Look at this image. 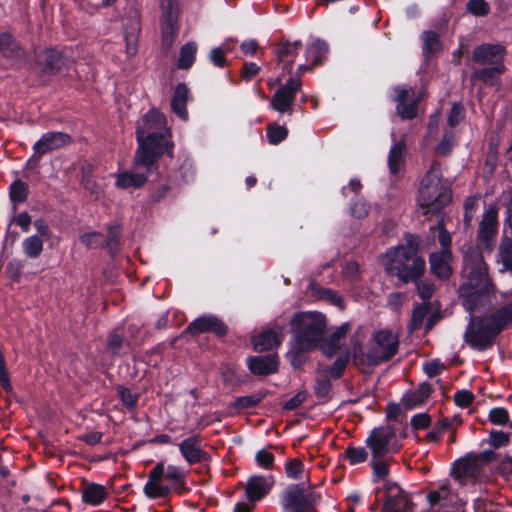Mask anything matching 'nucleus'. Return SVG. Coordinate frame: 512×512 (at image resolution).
Segmentation results:
<instances>
[{
	"label": "nucleus",
	"mask_w": 512,
	"mask_h": 512,
	"mask_svg": "<svg viewBox=\"0 0 512 512\" xmlns=\"http://www.w3.org/2000/svg\"><path fill=\"white\" fill-rule=\"evenodd\" d=\"M138 148L134 155L135 167H143L147 171L158 169L161 157L173 158L174 142L172 132L167 127L165 116L153 108L145 113L136 127Z\"/></svg>",
	"instance_id": "1"
},
{
	"label": "nucleus",
	"mask_w": 512,
	"mask_h": 512,
	"mask_svg": "<svg viewBox=\"0 0 512 512\" xmlns=\"http://www.w3.org/2000/svg\"><path fill=\"white\" fill-rule=\"evenodd\" d=\"M463 274L467 283L460 287V297L463 307L471 316L489 307L494 294V286L488 277L481 252L470 249L464 254Z\"/></svg>",
	"instance_id": "2"
},
{
	"label": "nucleus",
	"mask_w": 512,
	"mask_h": 512,
	"mask_svg": "<svg viewBox=\"0 0 512 512\" xmlns=\"http://www.w3.org/2000/svg\"><path fill=\"white\" fill-rule=\"evenodd\" d=\"M170 484H186V472L175 465L164 464L159 461L148 474V481L144 485L143 493L149 499H161L168 497L173 487Z\"/></svg>",
	"instance_id": "3"
},
{
	"label": "nucleus",
	"mask_w": 512,
	"mask_h": 512,
	"mask_svg": "<svg viewBox=\"0 0 512 512\" xmlns=\"http://www.w3.org/2000/svg\"><path fill=\"white\" fill-rule=\"evenodd\" d=\"M290 327L294 340L317 349L324 340L326 317L319 312H297Z\"/></svg>",
	"instance_id": "4"
},
{
	"label": "nucleus",
	"mask_w": 512,
	"mask_h": 512,
	"mask_svg": "<svg viewBox=\"0 0 512 512\" xmlns=\"http://www.w3.org/2000/svg\"><path fill=\"white\" fill-rule=\"evenodd\" d=\"M68 58L62 50L55 47L34 49V58L27 62V67L38 78L52 77L68 66Z\"/></svg>",
	"instance_id": "5"
},
{
	"label": "nucleus",
	"mask_w": 512,
	"mask_h": 512,
	"mask_svg": "<svg viewBox=\"0 0 512 512\" xmlns=\"http://www.w3.org/2000/svg\"><path fill=\"white\" fill-rule=\"evenodd\" d=\"M321 494L307 492L304 483L289 484L280 495L283 512H319L316 508Z\"/></svg>",
	"instance_id": "6"
},
{
	"label": "nucleus",
	"mask_w": 512,
	"mask_h": 512,
	"mask_svg": "<svg viewBox=\"0 0 512 512\" xmlns=\"http://www.w3.org/2000/svg\"><path fill=\"white\" fill-rule=\"evenodd\" d=\"M500 334L490 317L471 315L464 333V341L473 349L484 351L490 348Z\"/></svg>",
	"instance_id": "7"
},
{
	"label": "nucleus",
	"mask_w": 512,
	"mask_h": 512,
	"mask_svg": "<svg viewBox=\"0 0 512 512\" xmlns=\"http://www.w3.org/2000/svg\"><path fill=\"white\" fill-rule=\"evenodd\" d=\"M451 190L445 185L419 188L417 202L424 215H438L451 202Z\"/></svg>",
	"instance_id": "8"
},
{
	"label": "nucleus",
	"mask_w": 512,
	"mask_h": 512,
	"mask_svg": "<svg viewBox=\"0 0 512 512\" xmlns=\"http://www.w3.org/2000/svg\"><path fill=\"white\" fill-rule=\"evenodd\" d=\"M228 331L227 324L218 316L204 314L191 321L182 332V335L198 336L204 333H211L217 338H224Z\"/></svg>",
	"instance_id": "9"
},
{
	"label": "nucleus",
	"mask_w": 512,
	"mask_h": 512,
	"mask_svg": "<svg viewBox=\"0 0 512 512\" xmlns=\"http://www.w3.org/2000/svg\"><path fill=\"white\" fill-rule=\"evenodd\" d=\"M396 436V429L392 425L374 428L365 440L370 449L372 458H383L390 451L397 452L398 448H391L389 444Z\"/></svg>",
	"instance_id": "10"
},
{
	"label": "nucleus",
	"mask_w": 512,
	"mask_h": 512,
	"mask_svg": "<svg viewBox=\"0 0 512 512\" xmlns=\"http://www.w3.org/2000/svg\"><path fill=\"white\" fill-rule=\"evenodd\" d=\"M507 55L506 48L499 43H482L472 52V61L478 65H490L506 68L504 60Z\"/></svg>",
	"instance_id": "11"
},
{
	"label": "nucleus",
	"mask_w": 512,
	"mask_h": 512,
	"mask_svg": "<svg viewBox=\"0 0 512 512\" xmlns=\"http://www.w3.org/2000/svg\"><path fill=\"white\" fill-rule=\"evenodd\" d=\"M426 262L424 258H415L413 262L399 263L396 265H385V271L391 276H395L403 284L416 282L425 273Z\"/></svg>",
	"instance_id": "12"
},
{
	"label": "nucleus",
	"mask_w": 512,
	"mask_h": 512,
	"mask_svg": "<svg viewBox=\"0 0 512 512\" xmlns=\"http://www.w3.org/2000/svg\"><path fill=\"white\" fill-rule=\"evenodd\" d=\"M303 49V43L300 40L290 41L282 37L273 46V53L278 64H282V76L285 73L291 74L295 58Z\"/></svg>",
	"instance_id": "13"
},
{
	"label": "nucleus",
	"mask_w": 512,
	"mask_h": 512,
	"mask_svg": "<svg viewBox=\"0 0 512 512\" xmlns=\"http://www.w3.org/2000/svg\"><path fill=\"white\" fill-rule=\"evenodd\" d=\"M384 490L387 497L383 505H387L388 512H409L412 510L411 497L396 482L386 481Z\"/></svg>",
	"instance_id": "14"
},
{
	"label": "nucleus",
	"mask_w": 512,
	"mask_h": 512,
	"mask_svg": "<svg viewBox=\"0 0 512 512\" xmlns=\"http://www.w3.org/2000/svg\"><path fill=\"white\" fill-rule=\"evenodd\" d=\"M0 55L17 69L26 64V52L10 32L0 33Z\"/></svg>",
	"instance_id": "15"
},
{
	"label": "nucleus",
	"mask_w": 512,
	"mask_h": 512,
	"mask_svg": "<svg viewBox=\"0 0 512 512\" xmlns=\"http://www.w3.org/2000/svg\"><path fill=\"white\" fill-rule=\"evenodd\" d=\"M418 250L419 243L417 239L412 234H407L405 244L392 247L387 251L386 255L389 261L386 265H396L398 261L399 263H412L415 258H422L417 255Z\"/></svg>",
	"instance_id": "16"
},
{
	"label": "nucleus",
	"mask_w": 512,
	"mask_h": 512,
	"mask_svg": "<svg viewBox=\"0 0 512 512\" xmlns=\"http://www.w3.org/2000/svg\"><path fill=\"white\" fill-rule=\"evenodd\" d=\"M72 136L61 131H50L44 133L33 145V151L38 154H47L48 152L58 150L71 144Z\"/></svg>",
	"instance_id": "17"
},
{
	"label": "nucleus",
	"mask_w": 512,
	"mask_h": 512,
	"mask_svg": "<svg viewBox=\"0 0 512 512\" xmlns=\"http://www.w3.org/2000/svg\"><path fill=\"white\" fill-rule=\"evenodd\" d=\"M498 232V209L490 206L483 214L478 230V240L489 247Z\"/></svg>",
	"instance_id": "18"
},
{
	"label": "nucleus",
	"mask_w": 512,
	"mask_h": 512,
	"mask_svg": "<svg viewBox=\"0 0 512 512\" xmlns=\"http://www.w3.org/2000/svg\"><path fill=\"white\" fill-rule=\"evenodd\" d=\"M275 480L273 476L253 475L246 484L245 493L250 502L262 500L270 493L274 486Z\"/></svg>",
	"instance_id": "19"
},
{
	"label": "nucleus",
	"mask_w": 512,
	"mask_h": 512,
	"mask_svg": "<svg viewBox=\"0 0 512 512\" xmlns=\"http://www.w3.org/2000/svg\"><path fill=\"white\" fill-rule=\"evenodd\" d=\"M201 437L193 435L185 438L178 444L182 457L191 465L202 463L209 458V454L200 447Z\"/></svg>",
	"instance_id": "20"
},
{
	"label": "nucleus",
	"mask_w": 512,
	"mask_h": 512,
	"mask_svg": "<svg viewBox=\"0 0 512 512\" xmlns=\"http://www.w3.org/2000/svg\"><path fill=\"white\" fill-rule=\"evenodd\" d=\"M249 371L256 376H268L278 371L279 360L274 354L249 356L246 359Z\"/></svg>",
	"instance_id": "21"
},
{
	"label": "nucleus",
	"mask_w": 512,
	"mask_h": 512,
	"mask_svg": "<svg viewBox=\"0 0 512 512\" xmlns=\"http://www.w3.org/2000/svg\"><path fill=\"white\" fill-rule=\"evenodd\" d=\"M451 251H437L429 255L430 271L438 279L447 280L452 274Z\"/></svg>",
	"instance_id": "22"
},
{
	"label": "nucleus",
	"mask_w": 512,
	"mask_h": 512,
	"mask_svg": "<svg viewBox=\"0 0 512 512\" xmlns=\"http://www.w3.org/2000/svg\"><path fill=\"white\" fill-rule=\"evenodd\" d=\"M433 391V386L429 382H422L418 385L417 389L407 391L403 395L402 404L407 410L420 407L427 402Z\"/></svg>",
	"instance_id": "23"
},
{
	"label": "nucleus",
	"mask_w": 512,
	"mask_h": 512,
	"mask_svg": "<svg viewBox=\"0 0 512 512\" xmlns=\"http://www.w3.org/2000/svg\"><path fill=\"white\" fill-rule=\"evenodd\" d=\"M190 97L188 86L185 83H178L172 95L171 110L183 121L188 120L187 101Z\"/></svg>",
	"instance_id": "24"
},
{
	"label": "nucleus",
	"mask_w": 512,
	"mask_h": 512,
	"mask_svg": "<svg viewBox=\"0 0 512 512\" xmlns=\"http://www.w3.org/2000/svg\"><path fill=\"white\" fill-rule=\"evenodd\" d=\"M479 466L477 455L470 452L457 460L453 465V475L455 478H473L478 474Z\"/></svg>",
	"instance_id": "25"
},
{
	"label": "nucleus",
	"mask_w": 512,
	"mask_h": 512,
	"mask_svg": "<svg viewBox=\"0 0 512 512\" xmlns=\"http://www.w3.org/2000/svg\"><path fill=\"white\" fill-rule=\"evenodd\" d=\"M328 54L329 45L321 39H315L305 48L306 61H310L315 67L323 65Z\"/></svg>",
	"instance_id": "26"
},
{
	"label": "nucleus",
	"mask_w": 512,
	"mask_h": 512,
	"mask_svg": "<svg viewBox=\"0 0 512 512\" xmlns=\"http://www.w3.org/2000/svg\"><path fill=\"white\" fill-rule=\"evenodd\" d=\"M315 349L292 339L291 348L286 354L287 360L295 369H300L308 361V353Z\"/></svg>",
	"instance_id": "27"
},
{
	"label": "nucleus",
	"mask_w": 512,
	"mask_h": 512,
	"mask_svg": "<svg viewBox=\"0 0 512 512\" xmlns=\"http://www.w3.org/2000/svg\"><path fill=\"white\" fill-rule=\"evenodd\" d=\"M296 96L289 93L285 89L278 88L273 94L269 106L271 109L284 114L292 113V105Z\"/></svg>",
	"instance_id": "28"
},
{
	"label": "nucleus",
	"mask_w": 512,
	"mask_h": 512,
	"mask_svg": "<svg viewBox=\"0 0 512 512\" xmlns=\"http://www.w3.org/2000/svg\"><path fill=\"white\" fill-rule=\"evenodd\" d=\"M280 344L278 334L271 329L265 330L252 338L253 349L257 352L271 350Z\"/></svg>",
	"instance_id": "29"
},
{
	"label": "nucleus",
	"mask_w": 512,
	"mask_h": 512,
	"mask_svg": "<svg viewBox=\"0 0 512 512\" xmlns=\"http://www.w3.org/2000/svg\"><path fill=\"white\" fill-rule=\"evenodd\" d=\"M421 40H422V54L424 58L428 61L430 60L435 54L442 50V42L440 40L439 33L432 31V30H426L421 34Z\"/></svg>",
	"instance_id": "30"
},
{
	"label": "nucleus",
	"mask_w": 512,
	"mask_h": 512,
	"mask_svg": "<svg viewBox=\"0 0 512 512\" xmlns=\"http://www.w3.org/2000/svg\"><path fill=\"white\" fill-rule=\"evenodd\" d=\"M122 237V226L115 222L108 226V232L104 242H101V248L108 251L111 256H115L119 249Z\"/></svg>",
	"instance_id": "31"
},
{
	"label": "nucleus",
	"mask_w": 512,
	"mask_h": 512,
	"mask_svg": "<svg viewBox=\"0 0 512 512\" xmlns=\"http://www.w3.org/2000/svg\"><path fill=\"white\" fill-rule=\"evenodd\" d=\"M506 68L500 67H483L474 70L471 75L472 81H481L486 86L493 87L497 83V78L505 72Z\"/></svg>",
	"instance_id": "32"
},
{
	"label": "nucleus",
	"mask_w": 512,
	"mask_h": 512,
	"mask_svg": "<svg viewBox=\"0 0 512 512\" xmlns=\"http://www.w3.org/2000/svg\"><path fill=\"white\" fill-rule=\"evenodd\" d=\"M29 186L26 182L16 179L9 186V199L12 203V211L16 212L17 206L27 201Z\"/></svg>",
	"instance_id": "33"
},
{
	"label": "nucleus",
	"mask_w": 512,
	"mask_h": 512,
	"mask_svg": "<svg viewBox=\"0 0 512 512\" xmlns=\"http://www.w3.org/2000/svg\"><path fill=\"white\" fill-rule=\"evenodd\" d=\"M160 23L179 24L181 9L178 0H161Z\"/></svg>",
	"instance_id": "34"
},
{
	"label": "nucleus",
	"mask_w": 512,
	"mask_h": 512,
	"mask_svg": "<svg viewBox=\"0 0 512 512\" xmlns=\"http://www.w3.org/2000/svg\"><path fill=\"white\" fill-rule=\"evenodd\" d=\"M108 496V492L103 485L97 483L89 484L82 492V501L92 506L102 504Z\"/></svg>",
	"instance_id": "35"
},
{
	"label": "nucleus",
	"mask_w": 512,
	"mask_h": 512,
	"mask_svg": "<svg viewBox=\"0 0 512 512\" xmlns=\"http://www.w3.org/2000/svg\"><path fill=\"white\" fill-rule=\"evenodd\" d=\"M146 182L145 174L124 171L117 175L115 185L120 189L141 188Z\"/></svg>",
	"instance_id": "36"
},
{
	"label": "nucleus",
	"mask_w": 512,
	"mask_h": 512,
	"mask_svg": "<svg viewBox=\"0 0 512 512\" xmlns=\"http://www.w3.org/2000/svg\"><path fill=\"white\" fill-rule=\"evenodd\" d=\"M180 31V24L160 23L161 50L168 54Z\"/></svg>",
	"instance_id": "37"
},
{
	"label": "nucleus",
	"mask_w": 512,
	"mask_h": 512,
	"mask_svg": "<svg viewBox=\"0 0 512 512\" xmlns=\"http://www.w3.org/2000/svg\"><path fill=\"white\" fill-rule=\"evenodd\" d=\"M406 154V145L403 141L395 142L390 148L388 154V168L391 174L395 175L400 170V165L404 162Z\"/></svg>",
	"instance_id": "38"
},
{
	"label": "nucleus",
	"mask_w": 512,
	"mask_h": 512,
	"mask_svg": "<svg viewBox=\"0 0 512 512\" xmlns=\"http://www.w3.org/2000/svg\"><path fill=\"white\" fill-rule=\"evenodd\" d=\"M197 50V44L193 41H189L182 45L179 52L177 67L182 70L190 69L195 63Z\"/></svg>",
	"instance_id": "39"
},
{
	"label": "nucleus",
	"mask_w": 512,
	"mask_h": 512,
	"mask_svg": "<svg viewBox=\"0 0 512 512\" xmlns=\"http://www.w3.org/2000/svg\"><path fill=\"white\" fill-rule=\"evenodd\" d=\"M267 394V390H260L252 395L239 396L235 399L233 407L239 411L252 409L262 402Z\"/></svg>",
	"instance_id": "40"
},
{
	"label": "nucleus",
	"mask_w": 512,
	"mask_h": 512,
	"mask_svg": "<svg viewBox=\"0 0 512 512\" xmlns=\"http://www.w3.org/2000/svg\"><path fill=\"white\" fill-rule=\"evenodd\" d=\"M489 317L501 333L506 326L512 324V302L498 308Z\"/></svg>",
	"instance_id": "41"
},
{
	"label": "nucleus",
	"mask_w": 512,
	"mask_h": 512,
	"mask_svg": "<svg viewBox=\"0 0 512 512\" xmlns=\"http://www.w3.org/2000/svg\"><path fill=\"white\" fill-rule=\"evenodd\" d=\"M444 185L442 183L441 164L438 161H433L430 169L424 175L421 181L420 188H433V186Z\"/></svg>",
	"instance_id": "42"
},
{
	"label": "nucleus",
	"mask_w": 512,
	"mask_h": 512,
	"mask_svg": "<svg viewBox=\"0 0 512 512\" xmlns=\"http://www.w3.org/2000/svg\"><path fill=\"white\" fill-rule=\"evenodd\" d=\"M43 245V241L38 235H32L23 240L22 250L28 258L36 259L42 254Z\"/></svg>",
	"instance_id": "43"
},
{
	"label": "nucleus",
	"mask_w": 512,
	"mask_h": 512,
	"mask_svg": "<svg viewBox=\"0 0 512 512\" xmlns=\"http://www.w3.org/2000/svg\"><path fill=\"white\" fill-rule=\"evenodd\" d=\"M350 358L351 355L349 349L342 352L328 369L330 378L334 380L340 379L346 371Z\"/></svg>",
	"instance_id": "44"
},
{
	"label": "nucleus",
	"mask_w": 512,
	"mask_h": 512,
	"mask_svg": "<svg viewBox=\"0 0 512 512\" xmlns=\"http://www.w3.org/2000/svg\"><path fill=\"white\" fill-rule=\"evenodd\" d=\"M116 394L128 411H135L140 398L139 393H134L123 385L116 386Z\"/></svg>",
	"instance_id": "45"
},
{
	"label": "nucleus",
	"mask_w": 512,
	"mask_h": 512,
	"mask_svg": "<svg viewBox=\"0 0 512 512\" xmlns=\"http://www.w3.org/2000/svg\"><path fill=\"white\" fill-rule=\"evenodd\" d=\"M429 313V304H418L413 308L411 319L408 323V330L414 332L420 329L423 325L424 319Z\"/></svg>",
	"instance_id": "46"
},
{
	"label": "nucleus",
	"mask_w": 512,
	"mask_h": 512,
	"mask_svg": "<svg viewBox=\"0 0 512 512\" xmlns=\"http://www.w3.org/2000/svg\"><path fill=\"white\" fill-rule=\"evenodd\" d=\"M266 136L269 144L278 145L288 137V129L284 125L270 123L266 127Z\"/></svg>",
	"instance_id": "47"
},
{
	"label": "nucleus",
	"mask_w": 512,
	"mask_h": 512,
	"mask_svg": "<svg viewBox=\"0 0 512 512\" xmlns=\"http://www.w3.org/2000/svg\"><path fill=\"white\" fill-rule=\"evenodd\" d=\"M332 383L328 377L317 378L314 385V394L320 403L331 399Z\"/></svg>",
	"instance_id": "48"
},
{
	"label": "nucleus",
	"mask_w": 512,
	"mask_h": 512,
	"mask_svg": "<svg viewBox=\"0 0 512 512\" xmlns=\"http://www.w3.org/2000/svg\"><path fill=\"white\" fill-rule=\"evenodd\" d=\"M505 270L512 271V238L504 236L501 239L498 251Z\"/></svg>",
	"instance_id": "49"
},
{
	"label": "nucleus",
	"mask_w": 512,
	"mask_h": 512,
	"mask_svg": "<svg viewBox=\"0 0 512 512\" xmlns=\"http://www.w3.org/2000/svg\"><path fill=\"white\" fill-rule=\"evenodd\" d=\"M25 262L19 258H12L5 266V275L12 283H19Z\"/></svg>",
	"instance_id": "50"
},
{
	"label": "nucleus",
	"mask_w": 512,
	"mask_h": 512,
	"mask_svg": "<svg viewBox=\"0 0 512 512\" xmlns=\"http://www.w3.org/2000/svg\"><path fill=\"white\" fill-rule=\"evenodd\" d=\"M451 428L452 420L448 417H443L434 425V428L427 433L426 439L429 442H439L444 432Z\"/></svg>",
	"instance_id": "51"
},
{
	"label": "nucleus",
	"mask_w": 512,
	"mask_h": 512,
	"mask_svg": "<svg viewBox=\"0 0 512 512\" xmlns=\"http://www.w3.org/2000/svg\"><path fill=\"white\" fill-rule=\"evenodd\" d=\"M229 51L227 45H221L219 47H213L208 55L209 61L217 68H224L229 65L226 58V53Z\"/></svg>",
	"instance_id": "52"
},
{
	"label": "nucleus",
	"mask_w": 512,
	"mask_h": 512,
	"mask_svg": "<svg viewBox=\"0 0 512 512\" xmlns=\"http://www.w3.org/2000/svg\"><path fill=\"white\" fill-rule=\"evenodd\" d=\"M344 457L348 460L350 465H357L367 460L368 453L364 447H354L349 445L345 449Z\"/></svg>",
	"instance_id": "53"
},
{
	"label": "nucleus",
	"mask_w": 512,
	"mask_h": 512,
	"mask_svg": "<svg viewBox=\"0 0 512 512\" xmlns=\"http://www.w3.org/2000/svg\"><path fill=\"white\" fill-rule=\"evenodd\" d=\"M419 100L413 99L409 103L400 104L396 106L397 114L403 120H412L417 117Z\"/></svg>",
	"instance_id": "54"
},
{
	"label": "nucleus",
	"mask_w": 512,
	"mask_h": 512,
	"mask_svg": "<svg viewBox=\"0 0 512 512\" xmlns=\"http://www.w3.org/2000/svg\"><path fill=\"white\" fill-rule=\"evenodd\" d=\"M304 472V465L301 460L297 458L287 459L285 462V473L286 476L293 480H299L302 478Z\"/></svg>",
	"instance_id": "55"
},
{
	"label": "nucleus",
	"mask_w": 512,
	"mask_h": 512,
	"mask_svg": "<svg viewBox=\"0 0 512 512\" xmlns=\"http://www.w3.org/2000/svg\"><path fill=\"white\" fill-rule=\"evenodd\" d=\"M466 9L477 17L487 16L490 12V6L486 0H468Z\"/></svg>",
	"instance_id": "56"
},
{
	"label": "nucleus",
	"mask_w": 512,
	"mask_h": 512,
	"mask_svg": "<svg viewBox=\"0 0 512 512\" xmlns=\"http://www.w3.org/2000/svg\"><path fill=\"white\" fill-rule=\"evenodd\" d=\"M174 191V187L169 182L163 183L151 192V201L154 203H159L169 196L174 197L176 195Z\"/></svg>",
	"instance_id": "57"
},
{
	"label": "nucleus",
	"mask_w": 512,
	"mask_h": 512,
	"mask_svg": "<svg viewBox=\"0 0 512 512\" xmlns=\"http://www.w3.org/2000/svg\"><path fill=\"white\" fill-rule=\"evenodd\" d=\"M454 147V135L451 131L444 132L442 139L437 144L435 152L440 156H448Z\"/></svg>",
	"instance_id": "58"
},
{
	"label": "nucleus",
	"mask_w": 512,
	"mask_h": 512,
	"mask_svg": "<svg viewBox=\"0 0 512 512\" xmlns=\"http://www.w3.org/2000/svg\"><path fill=\"white\" fill-rule=\"evenodd\" d=\"M371 467L373 476L377 479H385L390 473L388 462L383 458H372Z\"/></svg>",
	"instance_id": "59"
},
{
	"label": "nucleus",
	"mask_w": 512,
	"mask_h": 512,
	"mask_svg": "<svg viewBox=\"0 0 512 512\" xmlns=\"http://www.w3.org/2000/svg\"><path fill=\"white\" fill-rule=\"evenodd\" d=\"M381 359V352L378 351L377 348L370 349L367 353L361 352V356L358 357L355 354V360H359L361 364L367 363L369 366H377L383 363Z\"/></svg>",
	"instance_id": "60"
},
{
	"label": "nucleus",
	"mask_w": 512,
	"mask_h": 512,
	"mask_svg": "<svg viewBox=\"0 0 512 512\" xmlns=\"http://www.w3.org/2000/svg\"><path fill=\"white\" fill-rule=\"evenodd\" d=\"M10 227V224H8V228L6 230L5 237L1 247V258L4 257L9 251H12L14 244L19 238V233L15 230H11Z\"/></svg>",
	"instance_id": "61"
},
{
	"label": "nucleus",
	"mask_w": 512,
	"mask_h": 512,
	"mask_svg": "<svg viewBox=\"0 0 512 512\" xmlns=\"http://www.w3.org/2000/svg\"><path fill=\"white\" fill-rule=\"evenodd\" d=\"M465 116V110L461 103H453L447 117V123L450 127L454 128L460 124Z\"/></svg>",
	"instance_id": "62"
},
{
	"label": "nucleus",
	"mask_w": 512,
	"mask_h": 512,
	"mask_svg": "<svg viewBox=\"0 0 512 512\" xmlns=\"http://www.w3.org/2000/svg\"><path fill=\"white\" fill-rule=\"evenodd\" d=\"M261 71V67L255 62L245 61L240 70V77L245 82L252 81Z\"/></svg>",
	"instance_id": "63"
},
{
	"label": "nucleus",
	"mask_w": 512,
	"mask_h": 512,
	"mask_svg": "<svg viewBox=\"0 0 512 512\" xmlns=\"http://www.w3.org/2000/svg\"><path fill=\"white\" fill-rule=\"evenodd\" d=\"M489 421L494 425H505L509 421L508 410L503 407H495L489 411Z\"/></svg>",
	"instance_id": "64"
}]
</instances>
